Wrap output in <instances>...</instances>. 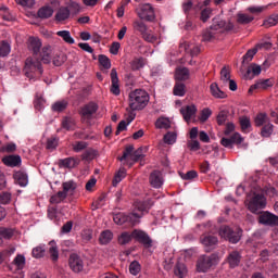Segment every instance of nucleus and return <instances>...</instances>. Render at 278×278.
Segmentation results:
<instances>
[{
    "mask_svg": "<svg viewBox=\"0 0 278 278\" xmlns=\"http://www.w3.org/2000/svg\"><path fill=\"white\" fill-rule=\"evenodd\" d=\"M210 91H211V94L216 99H226L227 98V94L224 91H222L219 89L218 85L215 83L210 86Z\"/></svg>",
    "mask_w": 278,
    "mask_h": 278,
    "instance_id": "2f4dec72",
    "label": "nucleus"
},
{
    "mask_svg": "<svg viewBox=\"0 0 278 278\" xmlns=\"http://www.w3.org/2000/svg\"><path fill=\"white\" fill-rule=\"evenodd\" d=\"M68 265H70V268L76 274L80 273L84 268V262L80 258V256L77 255L76 253H73L70 255Z\"/></svg>",
    "mask_w": 278,
    "mask_h": 278,
    "instance_id": "4468645a",
    "label": "nucleus"
},
{
    "mask_svg": "<svg viewBox=\"0 0 278 278\" xmlns=\"http://www.w3.org/2000/svg\"><path fill=\"white\" fill-rule=\"evenodd\" d=\"M126 175L127 170L124 167H121L119 170L115 174L112 181L114 188H116V186L119 185L121 181L125 179Z\"/></svg>",
    "mask_w": 278,
    "mask_h": 278,
    "instance_id": "c9c22d12",
    "label": "nucleus"
},
{
    "mask_svg": "<svg viewBox=\"0 0 278 278\" xmlns=\"http://www.w3.org/2000/svg\"><path fill=\"white\" fill-rule=\"evenodd\" d=\"M56 36L61 37L68 45L75 43V39L73 38V36H71L70 30H59L56 33Z\"/></svg>",
    "mask_w": 278,
    "mask_h": 278,
    "instance_id": "e433bc0d",
    "label": "nucleus"
},
{
    "mask_svg": "<svg viewBox=\"0 0 278 278\" xmlns=\"http://www.w3.org/2000/svg\"><path fill=\"white\" fill-rule=\"evenodd\" d=\"M187 274V267L184 263L178 262L176 266H174V275L178 278H185Z\"/></svg>",
    "mask_w": 278,
    "mask_h": 278,
    "instance_id": "473e14b6",
    "label": "nucleus"
},
{
    "mask_svg": "<svg viewBox=\"0 0 278 278\" xmlns=\"http://www.w3.org/2000/svg\"><path fill=\"white\" fill-rule=\"evenodd\" d=\"M28 49L33 51L34 58H39L40 53H42V42L40 38L37 37H29L28 39Z\"/></svg>",
    "mask_w": 278,
    "mask_h": 278,
    "instance_id": "2eb2a0df",
    "label": "nucleus"
},
{
    "mask_svg": "<svg viewBox=\"0 0 278 278\" xmlns=\"http://www.w3.org/2000/svg\"><path fill=\"white\" fill-rule=\"evenodd\" d=\"M113 239V232L109 229L103 230L99 237V242L101 245H108Z\"/></svg>",
    "mask_w": 278,
    "mask_h": 278,
    "instance_id": "7c9ffc66",
    "label": "nucleus"
},
{
    "mask_svg": "<svg viewBox=\"0 0 278 278\" xmlns=\"http://www.w3.org/2000/svg\"><path fill=\"white\" fill-rule=\"evenodd\" d=\"M267 205V200L263 193L254 192L249 204H248V210L256 214L258 211H262L266 207Z\"/></svg>",
    "mask_w": 278,
    "mask_h": 278,
    "instance_id": "423d86ee",
    "label": "nucleus"
},
{
    "mask_svg": "<svg viewBox=\"0 0 278 278\" xmlns=\"http://www.w3.org/2000/svg\"><path fill=\"white\" fill-rule=\"evenodd\" d=\"M134 150H135L134 146H131V144L127 146L123 152V156L119 157V161L121 162L125 161L128 164L129 163L128 157H130V159L132 157Z\"/></svg>",
    "mask_w": 278,
    "mask_h": 278,
    "instance_id": "c03bdc74",
    "label": "nucleus"
},
{
    "mask_svg": "<svg viewBox=\"0 0 278 278\" xmlns=\"http://www.w3.org/2000/svg\"><path fill=\"white\" fill-rule=\"evenodd\" d=\"M190 77V72L188 67H180V70H176V80L186 81Z\"/></svg>",
    "mask_w": 278,
    "mask_h": 278,
    "instance_id": "72a5a7b5",
    "label": "nucleus"
},
{
    "mask_svg": "<svg viewBox=\"0 0 278 278\" xmlns=\"http://www.w3.org/2000/svg\"><path fill=\"white\" fill-rule=\"evenodd\" d=\"M130 66L132 71H139L144 66V59H134V61L130 63Z\"/></svg>",
    "mask_w": 278,
    "mask_h": 278,
    "instance_id": "680f3d73",
    "label": "nucleus"
},
{
    "mask_svg": "<svg viewBox=\"0 0 278 278\" xmlns=\"http://www.w3.org/2000/svg\"><path fill=\"white\" fill-rule=\"evenodd\" d=\"M229 116V112L227 111H220L216 116L217 125L223 126L227 122Z\"/></svg>",
    "mask_w": 278,
    "mask_h": 278,
    "instance_id": "5fc2aeb1",
    "label": "nucleus"
},
{
    "mask_svg": "<svg viewBox=\"0 0 278 278\" xmlns=\"http://www.w3.org/2000/svg\"><path fill=\"white\" fill-rule=\"evenodd\" d=\"M177 135L176 132H168L164 136V141L168 144H173L176 142Z\"/></svg>",
    "mask_w": 278,
    "mask_h": 278,
    "instance_id": "774afa93",
    "label": "nucleus"
},
{
    "mask_svg": "<svg viewBox=\"0 0 278 278\" xmlns=\"http://www.w3.org/2000/svg\"><path fill=\"white\" fill-rule=\"evenodd\" d=\"M243 138L240 134L235 132L230 138H222L220 144L228 149H233L235 144H241L243 142Z\"/></svg>",
    "mask_w": 278,
    "mask_h": 278,
    "instance_id": "f8f14e48",
    "label": "nucleus"
},
{
    "mask_svg": "<svg viewBox=\"0 0 278 278\" xmlns=\"http://www.w3.org/2000/svg\"><path fill=\"white\" fill-rule=\"evenodd\" d=\"M219 263V256L217 253H212L210 255H200L197 261V271L207 273L214 265Z\"/></svg>",
    "mask_w": 278,
    "mask_h": 278,
    "instance_id": "39448f33",
    "label": "nucleus"
},
{
    "mask_svg": "<svg viewBox=\"0 0 278 278\" xmlns=\"http://www.w3.org/2000/svg\"><path fill=\"white\" fill-rule=\"evenodd\" d=\"M150 184L152 188H162L164 184L163 173L161 170H153L150 175Z\"/></svg>",
    "mask_w": 278,
    "mask_h": 278,
    "instance_id": "dca6fc26",
    "label": "nucleus"
},
{
    "mask_svg": "<svg viewBox=\"0 0 278 278\" xmlns=\"http://www.w3.org/2000/svg\"><path fill=\"white\" fill-rule=\"evenodd\" d=\"M99 106L94 102H90L81 108L80 115L84 121H90L97 113Z\"/></svg>",
    "mask_w": 278,
    "mask_h": 278,
    "instance_id": "9b49d317",
    "label": "nucleus"
},
{
    "mask_svg": "<svg viewBox=\"0 0 278 278\" xmlns=\"http://www.w3.org/2000/svg\"><path fill=\"white\" fill-rule=\"evenodd\" d=\"M150 100L149 94L141 89H137L129 94V108L131 111L144 109Z\"/></svg>",
    "mask_w": 278,
    "mask_h": 278,
    "instance_id": "20e7f679",
    "label": "nucleus"
},
{
    "mask_svg": "<svg viewBox=\"0 0 278 278\" xmlns=\"http://www.w3.org/2000/svg\"><path fill=\"white\" fill-rule=\"evenodd\" d=\"M61 126L63 129L67 131L75 130V127L77 126V122L75 121V118L71 116H65L62 119Z\"/></svg>",
    "mask_w": 278,
    "mask_h": 278,
    "instance_id": "a878e982",
    "label": "nucleus"
},
{
    "mask_svg": "<svg viewBox=\"0 0 278 278\" xmlns=\"http://www.w3.org/2000/svg\"><path fill=\"white\" fill-rule=\"evenodd\" d=\"M230 67H228L227 65H225L224 67H222L220 70V80L223 83H228V80H230L231 78V74H230Z\"/></svg>",
    "mask_w": 278,
    "mask_h": 278,
    "instance_id": "8fccbe9b",
    "label": "nucleus"
},
{
    "mask_svg": "<svg viewBox=\"0 0 278 278\" xmlns=\"http://www.w3.org/2000/svg\"><path fill=\"white\" fill-rule=\"evenodd\" d=\"M242 237V230L236 229L232 233H229L227 241L231 244H237Z\"/></svg>",
    "mask_w": 278,
    "mask_h": 278,
    "instance_id": "ea45409f",
    "label": "nucleus"
},
{
    "mask_svg": "<svg viewBox=\"0 0 278 278\" xmlns=\"http://www.w3.org/2000/svg\"><path fill=\"white\" fill-rule=\"evenodd\" d=\"M11 53V45L8 41L0 42V56L5 58Z\"/></svg>",
    "mask_w": 278,
    "mask_h": 278,
    "instance_id": "de8ad7c7",
    "label": "nucleus"
},
{
    "mask_svg": "<svg viewBox=\"0 0 278 278\" xmlns=\"http://www.w3.org/2000/svg\"><path fill=\"white\" fill-rule=\"evenodd\" d=\"M235 230L229 227V226H222L218 230V235L222 239L228 240L229 236Z\"/></svg>",
    "mask_w": 278,
    "mask_h": 278,
    "instance_id": "79ce46f5",
    "label": "nucleus"
},
{
    "mask_svg": "<svg viewBox=\"0 0 278 278\" xmlns=\"http://www.w3.org/2000/svg\"><path fill=\"white\" fill-rule=\"evenodd\" d=\"M235 30V24L231 22H226L220 20L219 17H214L212 20V25L208 29L203 33L202 40L203 41H212L216 38V33H224V31H232Z\"/></svg>",
    "mask_w": 278,
    "mask_h": 278,
    "instance_id": "7ed1b4c3",
    "label": "nucleus"
},
{
    "mask_svg": "<svg viewBox=\"0 0 278 278\" xmlns=\"http://www.w3.org/2000/svg\"><path fill=\"white\" fill-rule=\"evenodd\" d=\"M47 254V247L46 244H39L31 250V255L36 260L43 258Z\"/></svg>",
    "mask_w": 278,
    "mask_h": 278,
    "instance_id": "cd10ccee",
    "label": "nucleus"
},
{
    "mask_svg": "<svg viewBox=\"0 0 278 278\" xmlns=\"http://www.w3.org/2000/svg\"><path fill=\"white\" fill-rule=\"evenodd\" d=\"M62 188L63 190L61 192H63L65 197H68V194H73V192L77 190V184L73 180L65 181L62 184Z\"/></svg>",
    "mask_w": 278,
    "mask_h": 278,
    "instance_id": "c756f323",
    "label": "nucleus"
},
{
    "mask_svg": "<svg viewBox=\"0 0 278 278\" xmlns=\"http://www.w3.org/2000/svg\"><path fill=\"white\" fill-rule=\"evenodd\" d=\"M242 261V255L239 251H231L226 257V262L230 269H235L240 266Z\"/></svg>",
    "mask_w": 278,
    "mask_h": 278,
    "instance_id": "ddd939ff",
    "label": "nucleus"
},
{
    "mask_svg": "<svg viewBox=\"0 0 278 278\" xmlns=\"http://www.w3.org/2000/svg\"><path fill=\"white\" fill-rule=\"evenodd\" d=\"M134 239L132 231H123L117 237V243L122 247L129 244Z\"/></svg>",
    "mask_w": 278,
    "mask_h": 278,
    "instance_id": "4be33fe9",
    "label": "nucleus"
},
{
    "mask_svg": "<svg viewBox=\"0 0 278 278\" xmlns=\"http://www.w3.org/2000/svg\"><path fill=\"white\" fill-rule=\"evenodd\" d=\"M258 224L265 227H278V215L269 211H262L257 217Z\"/></svg>",
    "mask_w": 278,
    "mask_h": 278,
    "instance_id": "0eeeda50",
    "label": "nucleus"
},
{
    "mask_svg": "<svg viewBox=\"0 0 278 278\" xmlns=\"http://www.w3.org/2000/svg\"><path fill=\"white\" fill-rule=\"evenodd\" d=\"M65 199H66V194H64V192L62 191H59L58 193L51 195L50 203L58 205L63 203Z\"/></svg>",
    "mask_w": 278,
    "mask_h": 278,
    "instance_id": "a19ab883",
    "label": "nucleus"
},
{
    "mask_svg": "<svg viewBox=\"0 0 278 278\" xmlns=\"http://www.w3.org/2000/svg\"><path fill=\"white\" fill-rule=\"evenodd\" d=\"M212 116V111L210 109H203L200 112L199 121L205 123Z\"/></svg>",
    "mask_w": 278,
    "mask_h": 278,
    "instance_id": "0e129e2a",
    "label": "nucleus"
},
{
    "mask_svg": "<svg viewBox=\"0 0 278 278\" xmlns=\"http://www.w3.org/2000/svg\"><path fill=\"white\" fill-rule=\"evenodd\" d=\"M199 177L197 170H189L187 173H180V179H184L185 181H192V179H197Z\"/></svg>",
    "mask_w": 278,
    "mask_h": 278,
    "instance_id": "09e8293b",
    "label": "nucleus"
},
{
    "mask_svg": "<svg viewBox=\"0 0 278 278\" xmlns=\"http://www.w3.org/2000/svg\"><path fill=\"white\" fill-rule=\"evenodd\" d=\"M13 178L15 184H17V186H21V188H25L26 186H28V175L25 172H15Z\"/></svg>",
    "mask_w": 278,
    "mask_h": 278,
    "instance_id": "6ab92c4d",
    "label": "nucleus"
},
{
    "mask_svg": "<svg viewBox=\"0 0 278 278\" xmlns=\"http://www.w3.org/2000/svg\"><path fill=\"white\" fill-rule=\"evenodd\" d=\"M258 52L257 48L249 49L242 56V64H249Z\"/></svg>",
    "mask_w": 278,
    "mask_h": 278,
    "instance_id": "58836bf2",
    "label": "nucleus"
},
{
    "mask_svg": "<svg viewBox=\"0 0 278 278\" xmlns=\"http://www.w3.org/2000/svg\"><path fill=\"white\" fill-rule=\"evenodd\" d=\"M66 62V56L64 54H55L52 59V63L54 66H62Z\"/></svg>",
    "mask_w": 278,
    "mask_h": 278,
    "instance_id": "69168bd1",
    "label": "nucleus"
},
{
    "mask_svg": "<svg viewBox=\"0 0 278 278\" xmlns=\"http://www.w3.org/2000/svg\"><path fill=\"white\" fill-rule=\"evenodd\" d=\"M135 211L129 214L117 213L114 215L113 220L116 225L123 226L128 224L129 226H136L139 224V219L142 218L146 214H149V211L153 206V202L151 200L147 201H136Z\"/></svg>",
    "mask_w": 278,
    "mask_h": 278,
    "instance_id": "f257e3e1",
    "label": "nucleus"
},
{
    "mask_svg": "<svg viewBox=\"0 0 278 278\" xmlns=\"http://www.w3.org/2000/svg\"><path fill=\"white\" fill-rule=\"evenodd\" d=\"M185 94H186V85L182 83H176V85H174V96L185 97Z\"/></svg>",
    "mask_w": 278,
    "mask_h": 278,
    "instance_id": "49530a36",
    "label": "nucleus"
},
{
    "mask_svg": "<svg viewBox=\"0 0 278 278\" xmlns=\"http://www.w3.org/2000/svg\"><path fill=\"white\" fill-rule=\"evenodd\" d=\"M251 73L253 74V76L261 75V73H262L261 65H256V63H252L251 67H249V70H247L245 77H249L251 75Z\"/></svg>",
    "mask_w": 278,
    "mask_h": 278,
    "instance_id": "3c124183",
    "label": "nucleus"
},
{
    "mask_svg": "<svg viewBox=\"0 0 278 278\" xmlns=\"http://www.w3.org/2000/svg\"><path fill=\"white\" fill-rule=\"evenodd\" d=\"M207 5H203L204 9L201 10V14H200V20L203 23H206L211 16H212V9L211 8H206Z\"/></svg>",
    "mask_w": 278,
    "mask_h": 278,
    "instance_id": "603ef678",
    "label": "nucleus"
},
{
    "mask_svg": "<svg viewBox=\"0 0 278 278\" xmlns=\"http://www.w3.org/2000/svg\"><path fill=\"white\" fill-rule=\"evenodd\" d=\"M14 265L18 270H23L26 265V257L22 254H17L13 260Z\"/></svg>",
    "mask_w": 278,
    "mask_h": 278,
    "instance_id": "37998d69",
    "label": "nucleus"
},
{
    "mask_svg": "<svg viewBox=\"0 0 278 278\" xmlns=\"http://www.w3.org/2000/svg\"><path fill=\"white\" fill-rule=\"evenodd\" d=\"M130 274L137 276L141 271V265L138 261H132L129 265Z\"/></svg>",
    "mask_w": 278,
    "mask_h": 278,
    "instance_id": "13d9d810",
    "label": "nucleus"
},
{
    "mask_svg": "<svg viewBox=\"0 0 278 278\" xmlns=\"http://www.w3.org/2000/svg\"><path fill=\"white\" fill-rule=\"evenodd\" d=\"M51 53H52V47L50 45L48 46H43L41 48V53L39 54V56H28V59H26L25 61V75L27 77H33V73H38L39 75L43 74V67H42V63L43 64H50L52 61L51 58Z\"/></svg>",
    "mask_w": 278,
    "mask_h": 278,
    "instance_id": "f03ea898",
    "label": "nucleus"
},
{
    "mask_svg": "<svg viewBox=\"0 0 278 278\" xmlns=\"http://www.w3.org/2000/svg\"><path fill=\"white\" fill-rule=\"evenodd\" d=\"M156 128L168 129L170 127V122L167 118H159L155 123Z\"/></svg>",
    "mask_w": 278,
    "mask_h": 278,
    "instance_id": "4d7b16f0",
    "label": "nucleus"
},
{
    "mask_svg": "<svg viewBox=\"0 0 278 278\" xmlns=\"http://www.w3.org/2000/svg\"><path fill=\"white\" fill-rule=\"evenodd\" d=\"M79 164V160L75 157H66L59 161L60 167L74 168Z\"/></svg>",
    "mask_w": 278,
    "mask_h": 278,
    "instance_id": "bb28decb",
    "label": "nucleus"
},
{
    "mask_svg": "<svg viewBox=\"0 0 278 278\" xmlns=\"http://www.w3.org/2000/svg\"><path fill=\"white\" fill-rule=\"evenodd\" d=\"M271 87H274L273 80H270V79L258 80L255 85L250 87L249 92L256 90V89L267 90L268 88H271Z\"/></svg>",
    "mask_w": 278,
    "mask_h": 278,
    "instance_id": "5701e85b",
    "label": "nucleus"
},
{
    "mask_svg": "<svg viewBox=\"0 0 278 278\" xmlns=\"http://www.w3.org/2000/svg\"><path fill=\"white\" fill-rule=\"evenodd\" d=\"M180 114H182V118H185V122L189 123L197 114V108L194 105H187L186 108L180 109Z\"/></svg>",
    "mask_w": 278,
    "mask_h": 278,
    "instance_id": "aec40b11",
    "label": "nucleus"
},
{
    "mask_svg": "<svg viewBox=\"0 0 278 278\" xmlns=\"http://www.w3.org/2000/svg\"><path fill=\"white\" fill-rule=\"evenodd\" d=\"M239 124H240V128H241L242 132H244V134L250 132L252 125H251V119L249 117H247V116L240 117Z\"/></svg>",
    "mask_w": 278,
    "mask_h": 278,
    "instance_id": "f704fd0d",
    "label": "nucleus"
},
{
    "mask_svg": "<svg viewBox=\"0 0 278 278\" xmlns=\"http://www.w3.org/2000/svg\"><path fill=\"white\" fill-rule=\"evenodd\" d=\"M3 164L11 167L20 166L22 157L20 155H9L2 159Z\"/></svg>",
    "mask_w": 278,
    "mask_h": 278,
    "instance_id": "393cba45",
    "label": "nucleus"
},
{
    "mask_svg": "<svg viewBox=\"0 0 278 278\" xmlns=\"http://www.w3.org/2000/svg\"><path fill=\"white\" fill-rule=\"evenodd\" d=\"M111 81H112V86L110 91L114 96H119L121 94L119 80H118L117 72L115 68L111 70Z\"/></svg>",
    "mask_w": 278,
    "mask_h": 278,
    "instance_id": "f3484780",
    "label": "nucleus"
},
{
    "mask_svg": "<svg viewBox=\"0 0 278 278\" xmlns=\"http://www.w3.org/2000/svg\"><path fill=\"white\" fill-rule=\"evenodd\" d=\"M50 260L53 264H56L60 260V250L58 249V243L54 242V240H51L49 242V250H48Z\"/></svg>",
    "mask_w": 278,
    "mask_h": 278,
    "instance_id": "a211bd4d",
    "label": "nucleus"
},
{
    "mask_svg": "<svg viewBox=\"0 0 278 278\" xmlns=\"http://www.w3.org/2000/svg\"><path fill=\"white\" fill-rule=\"evenodd\" d=\"M138 16L146 22H154L155 11L151 3H143L137 9Z\"/></svg>",
    "mask_w": 278,
    "mask_h": 278,
    "instance_id": "6e6552de",
    "label": "nucleus"
},
{
    "mask_svg": "<svg viewBox=\"0 0 278 278\" xmlns=\"http://www.w3.org/2000/svg\"><path fill=\"white\" fill-rule=\"evenodd\" d=\"M37 16L40 20H49L53 16V8L50 5H43L39 8Z\"/></svg>",
    "mask_w": 278,
    "mask_h": 278,
    "instance_id": "412c9836",
    "label": "nucleus"
},
{
    "mask_svg": "<svg viewBox=\"0 0 278 278\" xmlns=\"http://www.w3.org/2000/svg\"><path fill=\"white\" fill-rule=\"evenodd\" d=\"M134 239L142 244L146 249L152 248L153 240L150 238L149 233L140 230V229H135L132 231Z\"/></svg>",
    "mask_w": 278,
    "mask_h": 278,
    "instance_id": "9d476101",
    "label": "nucleus"
},
{
    "mask_svg": "<svg viewBox=\"0 0 278 278\" xmlns=\"http://www.w3.org/2000/svg\"><path fill=\"white\" fill-rule=\"evenodd\" d=\"M94 156H96V151L92 150V149L86 150V151L83 153V155H81L83 160H85V161H91V160L94 159Z\"/></svg>",
    "mask_w": 278,
    "mask_h": 278,
    "instance_id": "338daca9",
    "label": "nucleus"
},
{
    "mask_svg": "<svg viewBox=\"0 0 278 278\" xmlns=\"http://www.w3.org/2000/svg\"><path fill=\"white\" fill-rule=\"evenodd\" d=\"M200 243L202 244L205 253H211L218 245V238L214 235L204 233L200 237Z\"/></svg>",
    "mask_w": 278,
    "mask_h": 278,
    "instance_id": "1a4fd4ad",
    "label": "nucleus"
},
{
    "mask_svg": "<svg viewBox=\"0 0 278 278\" xmlns=\"http://www.w3.org/2000/svg\"><path fill=\"white\" fill-rule=\"evenodd\" d=\"M134 27L137 31H139L141 35H143L146 31L149 30L148 26L142 21H136L134 23Z\"/></svg>",
    "mask_w": 278,
    "mask_h": 278,
    "instance_id": "052dcab7",
    "label": "nucleus"
},
{
    "mask_svg": "<svg viewBox=\"0 0 278 278\" xmlns=\"http://www.w3.org/2000/svg\"><path fill=\"white\" fill-rule=\"evenodd\" d=\"M255 17L253 15L247 14V13H237V23L239 25H249L251 24Z\"/></svg>",
    "mask_w": 278,
    "mask_h": 278,
    "instance_id": "c85d7f7f",
    "label": "nucleus"
},
{
    "mask_svg": "<svg viewBox=\"0 0 278 278\" xmlns=\"http://www.w3.org/2000/svg\"><path fill=\"white\" fill-rule=\"evenodd\" d=\"M144 155L142 154V150L138 149L137 151L132 152V155L130 160L132 161L131 163H128L129 167L134 165V163L138 162L139 160L143 159Z\"/></svg>",
    "mask_w": 278,
    "mask_h": 278,
    "instance_id": "bf43d9fd",
    "label": "nucleus"
},
{
    "mask_svg": "<svg viewBox=\"0 0 278 278\" xmlns=\"http://www.w3.org/2000/svg\"><path fill=\"white\" fill-rule=\"evenodd\" d=\"M71 17V10L67 7H61L54 16L56 22H64Z\"/></svg>",
    "mask_w": 278,
    "mask_h": 278,
    "instance_id": "b1692460",
    "label": "nucleus"
},
{
    "mask_svg": "<svg viewBox=\"0 0 278 278\" xmlns=\"http://www.w3.org/2000/svg\"><path fill=\"white\" fill-rule=\"evenodd\" d=\"M68 106L67 101H59L52 105V111L54 112H63Z\"/></svg>",
    "mask_w": 278,
    "mask_h": 278,
    "instance_id": "e2e57ef3",
    "label": "nucleus"
},
{
    "mask_svg": "<svg viewBox=\"0 0 278 278\" xmlns=\"http://www.w3.org/2000/svg\"><path fill=\"white\" fill-rule=\"evenodd\" d=\"M267 122H268V116L264 113H260L258 115H256L254 119L255 126L257 127L266 125Z\"/></svg>",
    "mask_w": 278,
    "mask_h": 278,
    "instance_id": "864d4df0",
    "label": "nucleus"
},
{
    "mask_svg": "<svg viewBox=\"0 0 278 278\" xmlns=\"http://www.w3.org/2000/svg\"><path fill=\"white\" fill-rule=\"evenodd\" d=\"M274 125L270 123H267L266 125H264L261 129V136L264 138H269L273 132H274Z\"/></svg>",
    "mask_w": 278,
    "mask_h": 278,
    "instance_id": "a18cd8bd",
    "label": "nucleus"
},
{
    "mask_svg": "<svg viewBox=\"0 0 278 278\" xmlns=\"http://www.w3.org/2000/svg\"><path fill=\"white\" fill-rule=\"evenodd\" d=\"M278 25V14H271L264 20L263 26L270 28Z\"/></svg>",
    "mask_w": 278,
    "mask_h": 278,
    "instance_id": "4c0bfd02",
    "label": "nucleus"
},
{
    "mask_svg": "<svg viewBox=\"0 0 278 278\" xmlns=\"http://www.w3.org/2000/svg\"><path fill=\"white\" fill-rule=\"evenodd\" d=\"M99 63L104 70L111 68V61L109 56H105V54H99Z\"/></svg>",
    "mask_w": 278,
    "mask_h": 278,
    "instance_id": "6e6d98bb",
    "label": "nucleus"
}]
</instances>
